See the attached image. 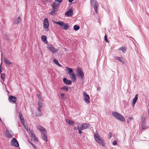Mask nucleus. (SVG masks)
<instances>
[{
	"label": "nucleus",
	"instance_id": "nucleus-22",
	"mask_svg": "<svg viewBox=\"0 0 149 149\" xmlns=\"http://www.w3.org/2000/svg\"><path fill=\"white\" fill-rule=\"evenodd\" d=\"M47 38V36H42L41 37L42 41L46 44H47L48 43Z\"/></svg>",
	"mask_w": 149,
	"mask_h": 149
},
{
	"label": "nucleus",
	"instance_id": "nucleus-36",
	"mask_svg": "<svg viewBox=\"0 0 149 149\" xmlns=\"http://www.w3.org/2000/svg\"><path fill=\"white\" fill-rule=\"evenodd\" d=\"M33 138H34V139H33L34 141L35 142H38V139H37V137H36V136H34Z\"/></svg>",
	"mask_w": 149,
	"mask_h": 149
},
{
	"label": "nucleus",
	"instance_id": "nucleus-43",
	"mask_svg": "<svg viewBox=\"0 0 149 149\" xmlns=\"http://www.w3.org/2000/svg\"><path fill=\"white\" fill-rule=\"evenodd\" d=\"M116 144L117 142L116 140L114 141L112 143V144L114 146L116 145Z\"/></svg>",
	"mask_w": 149,
	"mask_h": 149
},
{
	"label": "nucleus",
	"instance_id": "nucleus-29",
	"mask_svg": "<svg viewBox=\"0 0 149 149\" xmlns=\"http://www.w3.org/2000/svg\"><path fill=\"white\" fill-rule=\"evenodd\" d=\"M138 94L135 95L134 97L132 100V102H134V103H136L138 100Z\"/></svg>",
	"mask_w": 149,
	"mask_h": 149
},
{
	"label": "nucleus",
	"instance_id": "nucleus-32",
	"mask_svg": "<svg viewBox=\"0 0 149 149\" xmlns=\"http://www.w3.org/2000/svg\"><path fill=\"white\" fill-rule=\"evenodd\" d=\"M38 129L40 131H41L42 132L43 131H44L45 130H46L45 129H44V128H43V127H42V126H38Z\"/></svg>",
	"mask_w": 149,
	"mask_h": 149
},
{
	"label": "nucleus",
	"instance_id": "nucleus-16",
	"mask_svg": "<svg viewBox=\"0 0 149 149\" xmlns=\"http://www.w3.org/2000/svg\"><path fill=\"white\" fill-rule=\"evenodd\" d=\"M52 11L50 12V14L52 15H54L55 14V11L58 10L57 8L52 5Z\"/></svg>",
	"mask_w": 149,
	"mask_h": 149
},
{
	"label": "nucleus",
	"instance_id": "nucleus-30",
	"mask_svg": "<svg viewBox=\"0 0 149 149\" xmlns=\"http://www.w3.org/2000/svg\"><path fill=\"white\" fill-rule=\"evenodd\" d=\"M66 122L70 125H72L74 123V122L69 119L66 120Z\"/></svg>",
	"mask_w": 149,
	"mask_h": 149
},
{
	"label": "nucleus",
	"instance_id": "nucleus-46",
	"mask_svg": "<svg viewBox=\"0 0 149 149\" xmlns=\"http://www.w3.org/2000/svg\"><path fill=\"white\" fill-rule=\"evenodd\" d=\"M31 145H32V146L35 149H36V148L35 146V145L33 144L32 143H30Z\"/></svg>",
	"mask_w": 149,
	"mask_h": 149
},
{
	"label": "nucleus",
	"instance_id": "nucleus-25",
	"mask_svg": "<svg viewBox=\"0 0 149 149\" xmlns=\"http://www.w3.org/2000/svg\"><path fill=\"white\" fill-rule=\"evenodd\" d=\"M66 70L68 71L69 74H70L71 73L73 72V70L70 68L66 67Z\"/></svg>",
	"mask_w": 149,
	"mask_h": 149
},
{
	"label": "nucleus",
	"instance_id": "nucleus-52",
	"mask_svg": "<svg viewBox=\"0 0 149 149\" xmlns=\"http://www.w3.org/2000/svg\"><path fill=\"white\" fill-rule=\"evenodd\" d=\"M74 0H69L68 1L70 3H71Z\"/></svg>",
	"mask_w": 149,
	"mask_h": 149
},
{
	"label": "nucleus",
	"instance_id": "nucleus-48",
	"mask_svg": "<svg viewBox=\"0 0 149 149\" xmlns=\"http://www.w3.org/2000/svg\"><path fill=\"white\" fill-rule=\"evenodd\" d=\"M30 134L31 135V136L33 138L34 136H36L33 133V134Z\"/></svg>",
	"mask_w": 149,
	"mask_h": 149
},
{
	"label": "nucleus",
	"instance_id": "nucleus-13",
	"mask_svg": "<svg viewBox=\"0 0 149 149\" xmlns=\"http://www.w3.org/2000/svg\"><path fill=\"white\" fill-rule=\"evenodd\" d=\"M8 99L10 102H12L14 103H15L17 101V98L11 95L8 97Z\"/></svg>",
	"mask_w": 149,
	"mask_h": 149
},
{
	"label": "nucleus",
	"instance_id": "nucleus-54",
	"mask_svg": "<svg viewBox=\"0 0 149 149\" xmlns=\"http://www.w3.org/2000/svg\"><path fill=\"white\" fill-rule=\"evenodd\" d=\"M135 103H134V102H132V105L133 106H134L135 105Z\"/></svg>",
	"mask_w": 149,
	"mask_h": 149
},
{
	"label": "nucleus",
	"instance_id": "nucleus-49",
	"mask_svg": "<svg viewBox=\"0 0 149 149\" xmlns=\"http://www.w3.org/2000/svg\"><path fill=\"white\" fill-rule=\"evenodd\" d=\"M30 134L31 135V136L33 138L34 136H36L33 133V134Z\"/></svg>",
	"mask_w": 149,
	"mask_h": 149
},
{
	"label": "nucleus",
	"instance_id": "nucleus-3",
	"mask_svg": "<svg viewBox=\"0 0 149 149\" xmlns=\"http://www.w3.org/2000/svg\"><path fill=\"white\" fill-rule=\"evenodd\" d=\"M91 4L93 7L95 13H98L97 9L98 6V3L96 0H91Z\"/></svg>",
	"mask_w": 149,
	"mask_h": 149
},
{
	"label": "nucleus",
	"instance_id": "nucleus-2",
	"mask_svg": "<svg viewBox=\"0 0 149 149\" xmlns=\"http://www.w3.org/2000/svg\"><path fill=\"white\" fill-rule=\"evenodd\" d=\"M112 115L116 119L121 121L124 122L125 121L124 117L121 114L118 112L113 111L112 112Z\"/></svg>",
	"mask_w": 149,
	"mask_h": 149
},
{
	"label": "nucleus",
	"instance_id": "nucleus-14",
	"mask_svg": "<svg viewBox=\"0 0 149 149\" xmlns=\"http://www.w3.org/2000/svg\"><path fill=\"white\" fill-rule=\"evenodd\" d=\"M63 1V0H55L52 5L56 7H57Z\"/></svg>",
	"mask_w": 149,
	"mask_h": 149
},
{
	"label": "nucleus",
	"instance_id": "nucleus-12",
	"mask_svg": "<svg viewBox=\"0 0 149 149\" xmlns=\"http://www.w3.org/2000/svg\"><path fill=\"white\" fill-rule=\"evenodd\" d=\"M145 118H141V126L142 129L143 130L146 129L147 128L146 126V123H145Z\"/></svg>",
	"mask_w": 149,
	"mask_h": 149
},
{
	"label": "nucleus",
	"instance_id": "nucleus-19",
	"mask_svg": "<svg viewBox=\"0 0 149 149\" xmlns=\"http://www.w3.org/2000/svg\"><path fill=\"white\" fill-rule=\"evenodd\" d=\"M64 83L67 85H70L71 84L72 81L70 80H68L66 78H64L63 79Z\"/></svg>",
	"mask_w": 149,
	"mask_h": 149
},
{
	"label": "nucleus",
	"instance_id": "nucleus-11",
	"mask_svg": "<svg viewBox=\"0 0 149 149\" xmlns=\"http://www.w3.org/2000/svg\"><path fill=\"white\" fill-rule=\"evenodd\" d=\"M47 134V132L46 130H45L44 131L41 132V136L42 137V139L45 141L46 142L48 141L47 135H46Z\"/></svg>",
	"mask_w": 149,
	"mask_h": 149
},
{
	"label": "nucleus",
	"instance_id": "nucleus-21",
	"mask_svg": "<svg viewBox=\"0 0 149 149\" xmlns=\"http://www.w3.org/2000/svg\"><path fill=\"white\" fill-rule=\"evenodd\" d=\"M38 111L36 112V116L39 117L41 116L42 115V112L41 110L40 109H38Z\"/></svg>",
	"mask_w": 149,
	"mask_h": 149
},
{
	"label": "nucleus",
	"instance_id": "nucleus-6",
	"mask_svg": "<svg viewBox=\"0 0 149 149\" xmlns=\"http://www.w3.org/2000/svg\"><path fill=\"white\" fill-rule=\"evenodd\" d=\"M43 24L44 28L46 29V31H48V27L49 26V24L48 22V20L47 18H45L44 19Z\"/></svg>",
	"mask_w": 149,
	"mask_h": 149
},
{
	"label": "nucleus",
	"instance_id": "nucleus-1",
	"mask_svg": "<svg viewBox=\"0 0 149 149\" xmlns=\"http://www.w3.org/2000/svg\"><path fill=\"white\" fill-rule=\"evenodd\" d=\"M94 138L96 141L100 144L101 145L103 146H105L104 140L96 132L94 133Z\"/></svg>",
	"mask_w": 149,
	"mask_h": 149
},
{
	"label": "nucleus",
	"instance_id": "nucleus-44",
	"mask_svg": "<svg viewBox=\"0 0 149 149\" xmlns=\"http://www.w3.org/2000/svg\"><path fill=\"white\" fill-rule=\"evenodd\" d=\"M2 63V62H1V64L0 65V74H1L2 72V70H1V65Z\"/></svg>",
	"mask_w": 149,
	"mask_h": 149
},
{
	"label": "nucleus",
	"instance_id": "nucleus-47",
	"mask_svg": "<svg viewBox=\"0 0 149 149\" xmlns=\"http://www.w3.org/2000/svg\"><path fill=\"white\" fill-rule=\"evenodd\" d=\"M19 116H23L22 113L21 111L19 112Z\"/></svg>",
	"mask_w": 149,
	"mask_h": 149
},
{
	"label": "nucleus",
	"instance_id": "nucleus-37",
	"mask_svg": "<svg viewBox=\"0 0 149 149\" xmlns=\"http://www.w3.org/2000/svg\"><path fill=\"white\" fill-rule=\"evenodd\" d=\"M1 78L2 79L4 80L5 78V74L4 73H2L1 75Z\"/></svg>",
	"mask_w": 149,
	"mask_h": 149
},
{
	"label": "nucleus",
	"instance_id": "nucleus-5",
	"mask_svg": "<svg viewBox=\"0 0 149 149\" xmlns=\"http://www.w3.org/2000/svg\"><path fill=\"white\" fill-rule=\"evenodd\" d=\"M77 75L82 81H83L84 79V77L83 72L81 69L80 68H78L77 69Z\"/></svg>",
	"mask_w": 149,
	"mask_h": 149
},
{
	"label": "nucleus",
	"instance_id": "nucleus-53",
	"mask_svg": "<svg viewBox=\"0 0 149 149\" xmlns=\"http://www.w3.org/2000/svg\"><path fill=\"white\" fill-rule=\"evenodd\" d=\"M129 119L130 120H133V118L132 117H130Z\"/></svg>",
	"mask_w": 149,
	"mask_h": 149
},
{
	"label": "nucleus",
	"instance_id": "nucleus-34",
	"mask_svg": "<svg viewBox=\"0 0 149 149\" xmlns=\"http://www.w3.org/2000/svg\"><path fill=\"white\" fill-rule=\"evenodd\" d=\"M73 29L75 31H77L79 29V26L77 25H75L74 26Z\"/></svg>",
	"mask_w": 149,
	"mask_h": 149
},
{
	"label": "nucleus",
	"instance_id": "nucleus-58",
	"mask_svg": "<svg viewBox=\"0 0 149 149\" xmlns=\"http://www.w3.org/2000/svg\"><path fill=\"white\" fill-rule=\"evenodd\" d=\"M1 57H2V53H1Z\"/></svg>",
	"mask_w": 149,
	"mask_h": 149
},
{
	"label": "nucleus",
	"instance_id": "nucleus-17",
	"mask_svg": "<svg viewBox=\"0 0 149 149\" xmlns=\"http://www.w3.org/2000/svg\"><path fill=\"white\" fill-rule=\"evenodd\" d=\"M73 11L72 10L70 9L65 13V14L66 15L67 17L72 16L73 15Z\"/></svg>",
	"mask_w": 149,
	"mask_h": 149
},
{
	"label": "nucleus",
	"instance_id": "nucleus-45",
	"mask_svg": "<svg viewBox=\"0 0 149 149\" xmlns=\"http://www.w3.org/2000/svg\"><path fill=\"white\" fill-rule=\"evenodd\" d=\"M29 131L30 132V134H33V133L32 130L31 129H29Z\"/></svg>",
	"mask_w": 149,
	"mask_h": 149
},
{
	"label": "nucleus",
	"instance_id": "nucleus-8",
	"mask_svg": "<svg viewBox=\"0 0 149 149\" xmlns=\"http://www.w3.org/2000/svg\"><path fill=\"white\" fill-rule=\"evenodd\" d=\"M83 95L84 97V100L85 102L87 103V104H89L90 103V97L85 92L83 93Z\"/></svg>",
	"mask_w": 149,
	"mask_h": 149
},
{
	"label": "nucleus",
	"instance_id": "nucleus-27",
	"mask_svg": "<svg viewBox=\"0 0 149 149\" xmlns=\"http://www.w3.org/2000/svg\"><path fill=\"white\" fill-rule=\"evenodd\" d=\"M2 35H3L4 37H5V39H6L8 40H9L10 39L8 37V36L7 35V34L3 32L2 33Z\"/></svg>",
	"mask_w": 149,
	"mask_h": 149
},
{
	"label": "nucleus",
	"instance_id": "nucleus-39",
	"mask_svg": "<svg viewBox=\"0 0 149 149\" xmlns=\"http://www.w3.org/2000/svg\"><path fill=\"white\" fill-rule=\"evenodd\" d=\"M112 136V134L111 132H110L109 134L108 135V138L109 139H110Z\"/></svg>",
	"mask_w": 149,
	"mask_h": 149
},
{
	"label": "nucleus",
	"instance_id": "nucleus-9",
	"mask_svg": "<svg viewBox=\"0 0 149 149\" xmlns=\"http://www.w3.org/2000/svg\"><path fill=\"white\" fill-rule=\"evenodd\" d=\"M47 49L49 50L53 53H55L58 51V50L55 49L51 44L48 45Z\"/></svg>",
	"mask_w": 149,
	"mask_h": 149
},
{
	"label": "nucleus",
	"instance_id": "nucleus-20",
	"mask_svg": "<svg viewBox=\"0 0 149 149\" xmlns=\"http://www.w3.org/2000/svg\"><path fill=\"white\" fill-rule=\"evenodd\" d=\"M43 106V103L41 102V101L39 100L38 101V109H40Z\"/></svg>",
	"mask_w": 149,
	"mask_h": 149
},
{
	"label": "nucleus",
	"instance_id": "nucleus-35",
	"mask_svg": "<svg viewBox=\"0 0 149 149\" xmlns=\"http://www.w3.org/2000/svg\"><path fill=\"white\" fill-rule=\"evenodd\" d=\"M65 96V95L64 93H62L61 94V96L63 100H65L66 99Z\"/></svg>",
	"mask_w": 149,
	"mask_h": 149
},
{
	"label": "nucleus",
	"instance_id": "nucleus-41",
	"mask_svg": "<svg viewBox=\"0 0 149 149\" xmlns=\"http://www.w3.org/2000/svg\"><path fill=\"white\" fill-rule=\"evenodd\" d=\"M104 40L106 42H107L108 41V40L107 38V36L106 35L104 36Z\"/></svg>",
	"mask_w": 149,
	"mask_h": 149
},
{
	"label": "nucleus",
	"instance_id": "nucleus-28",
	"mask_svg": "<svg viewBox=\"0 0 149 149\" xmlns=\"http://www.w3.org/2000/svg\"><path fill=\"white\" fill-rule=\"evenodd\" d=\"M4 62H5L6 64L9 65L11 64V62L8 60L6 58H4Z\"/></svg>",
	"mask_w": 149,
	"mask_h": 149
},
{
	"label": "nucleus",
	"instance_id": "nucleus-23",
	"mask_svg": "<svg viewBox=\"0 0 149 149\" xmlns=\"http://www.w3.org/2000/svg\"><path fill=\"white\" fill-rule=\"evenodd\" d=\"M21 22V18L19 17H18L14 21V23L15 24H18Z\"/></svg>",
	"mask_w": 149,
	"mask_h": 149
},
{
	"label": "nucleus",
	"instance_id": "nucleus-10",
	"mask_svg": "<svg viewBox=\"0 0 149 149\" xmlns=\"http://www.w3.org/2000/svg\"><path fill=\"white\" fill-rule=\"evenodd\" d=\"M6 136L8 138H10L14 135V134L12 131L11 130H8V129L6 131Z\"/></svg>",
	"mask_w": 149,
	"mask_h": 149
},
{
	"label": "nucleus",
	"instance_id": "nucleus-57",
	"mask_svg": "<svg viewBox=\"0 0 149 149\" xmlns=\"http://www.w3.org/2000/svg\"><path fill=\"white\" fill-rule=\"evenodd\" d=\"M129 119H128L127 120V122H129V121H130V120H129Z\"/></svg>",
	"mask_w": 149,
	"mask_h": 149
},
{
	"label": "nucleus",
	"instance_id": "nucleus-40",
	"mask_svg": "<svg viewBox=\"0 0 149 149\" xmlns=\"http://www.w3.org/2000/svg\"><path fill=\"white\" fill-rule=\"evenodd\" d=\"M80 128L79 127V126H77V127H74L73 128V129L74 130H78Z\"/></svg>",
	"mask_w": 149,
	"mask_h": 149
},
{
	"label": "nucleus",
	"instance_id": "nucleus-33",
	"mask_svg": "<svg viewBox=\"0 0 149 149\" xmlns=\"http://www.w3.org/2000/svg\"><path fill=\"white\" fill-rule=\"evenodd\" d=\"M61 89L63 90H64L66 91L67 92L68 91V88L67 86H63L61 88Z\"/></svg>",
	"mask_w": 149,
	"mask_h": 149
},
{
	"label": "nucleus",
	"instance_id": "nucleus-51",
	"mask_svg": "<svg viewBox=\"0 0 149 149\" xmlns=\"http://www.w3.org/2000/svg\"><path fill=\"white\" fill-rule=\"evenodd\" d=\"M57 65L59 67H61L62 66V65H61L59 63H58Z\"/></svg>",
	"mask_w": 149,
	"mask_h": 149
},
{
	"label": "nucleus",
	"instance_id": "nucleus-31",
	"mask_svg": "<svg viewBox=\"0 0 149 149\" xmlns=\"http://www.w3.org/2000/svg\"><path fill=\"white\" fill-rule=\"evenodd\" d=\"M117 59L120 62L123 64H124L125 62L123 59V57H118Z\"/></svg>",
	"mask_w": 149,
	"mask_h": 149
},
{
	"label": "nucleus",
	"instance_id": "nucleus-15",
	"mask_svg": "<svg viewBox=\"0 0 149 149\" xmlns=\"http://www.w3.org/2000/svg\"><path fill=\"white\" fill-rule=\"evenodd\" d=\"M90 126L91 125L90 124L84 123L80 127L82 130H84L87 129L88 128L90 127Z\"/></svg>",
	"mask_w": 149,
	"mask_h": 149
},
{
	"label": "nucleus",
	"instance_id": "nucleus-26",
	"mask_svg": "<svg viewBox=\"0 0 149 149\" xmlns=\"http://www.w3.org/2000/svg\"><path fill=\"white\" fill-rule=\"evenodd\" d=\"M19 118L20 120L21 121V122L22 123V124L24 125V122H25L24 120V118L22 116H19Z\"/></svg>",
	"mask_w": 149,
	"mask_h": 149
},
{
	"label": "nucleus",
	"instance_id": "nucleus-50",
	"mask_svg": "<svg viewBox=\"0 0 149 149\" xmlns=\"http://www.w3.org/2000/svg\"><path fill=\"white\" fill-rule=\"evenodd\" d=\"M97 90L100 91L101 90V88L100 87H98L97 88Z\"/></svg>",
	"mask_w": 149,
	"mask_h": 149
},
{
	"label": "nucleus",
	"instance_id": "nucleus-42",
	"mask_svg": "<svg viewBox=\"0 0 149 149\" xmlns=\"http://www.w3.org/2000/svg\"><path fill=\"white\" fill-rule=\"evenodd\" d=\"M82 130V129L80 127L79 129V133L80 134H81L82 133V132L81 131V130Z\"/></svg>",
	"mask_w": 149,
	"mask_h": 149
},
{
	"label": "nucleus",
	"instance_id": "nucleus-55",
	"mask_svg": "<svg viewBox=\"0 0 149 149\" xmlns=\"http://www.w3.org/2000/svg\"><path fill=\"white\" fill-rule=\"evenodd\" d=\"M25 128L26 130H28V127H25Z\"/></svg>",
	"mask_w": 149,
	"mask_h": 149
},
{
	"label": "nucleus",
	"instance_id": "nucleus-56",
	"mask_svg": "<svg viewBox=\"0 0 149 149\" xmlns=\"http://www.w3.org/2000/svg\"><path fill=\"white\" fill-rule=\"evenodd\" d=\"M37 95L38 97H39V96H40V95H39L38 94H37Z\"/></svg>",
	"mask_w": 149,
	"mask_h": 149
},
{
	"label": "nucleus",
	"instance_id": "nucleus-18",
	"mask_svg": "<svg viewBox=\"0 0 149 149\" xmlns=\"http://www.w3.org/2000/svg\"><path fill=\"white\" fill-rule=\"evenodd\" d=\"M70 76L71 78V79L73 81V82H74L76 81V75L75 74L74 72L70 74Z\"/></svg>",
	"mask_w": 149,
	"mask_h": 149
},
{
	"label": "nucleus",
	"instance_id": "nucleus-38",
	"mask_svg": "<svg viewBox=\"0 0 149 149\" xmlns=\"http://www.w3.org/2000/svg\"><path fill=\"white\" fill-rule=\"evenodd\" d=\"M53 62L56 65L59 63L58 61L56 59H54Z\"/></svg>",
	"mask_w": 149,
	"mask_h": 149
},
{
	"label": "nucleus",
	"instance_id": "nucleus-24",
	"mask_svg": "<svg viewBox=\"0 0 149 149\" xmlns=\"http://www.w3.org/2000/svg\"><path fill=\"white\" fill-rule=\"evenodd\" d=\"M118 50L122 51L124 53H125L126 51V48L125 47H123L118 49Z\"/></svg>",
	"mask_w": 149,
	"mask_h": 149
},
{
	"label": "nucleus",
	"instance_id": "nucleus-7",
	"mask_svg": "<svg viewBox=\"0 0 149 149\" xmlns=\"http://www.w3.org/2000/svg\"><path fill=\"white\" fill-rule=\"evenodd\" d=\"M11 145L12 146H15L17 147L19 146L18 142L17 140L14 138H13L11 142Z\"/></svg>",
	"mask_w": 149,
	"mask_h": 149
},
{
	"label": "nucleus",
	"instance_id": "nucleus-4",
	"mask_svg": "<svg viewBox=\"0 0 149 149\" xmlns=\"http://www.w3.org/2000/svg\"><path fill=\"white\" fill-rule=\"evenodd\" d=\"M55 23L59 25L61 29L64 30H67L69 28V25L68 23H65L61 21H58Z\"/></svg>",
	"mask_w": 149,
	"mask_h": 149
}]
</instances>
